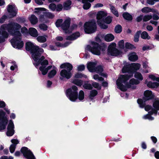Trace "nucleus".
Listing matches in <instances>:
<instances>
[{
	"mask_svg": "<svg viewBox=\"0 0 159 159\" xmlns=\"http://www.w3.org/2000/svg\"><path fill=\"white\" fill-rule=\"evenodd\" d=\"M21 27L20 25L13 22L1 26L0 29V43L4 42L5 39L8 38V34L5 31L7 30L10 34L14 36L13 38L10 41L13 47L18 49L21 48L24 45V43L21 40V34L19 30Z\"/></svg>",
	"mask_w": 159,
	"mask_h": 159,
	"instance_id": "nucleus-1",
	"label": "nucleus"
},
{
	"mask_svg": "<svg viewBox=\"0 0 159 159\" xmlns=\"http://www.w3.org/2000/svg\"><path fill=\"white\" fill-rule=\"evenodd\" d=\"M26 49L27 51H30L32 54V57L33 59L35 61L34 64L37 67L39 65L41 66L39 68V70L41 71L43 75H46L48 70L52 67V66H49L47 67L48 64V61L45 59L43 56H40L41 53L43 52V50L40 48L38 46L34 45L31 42H28L26 44Z\"/></svg>",
	"mask_w": 159,
	"mask_h": 159,
	"instance_id": "nucleus-2",
	"label": "nucleus"
},
{
	"mask_svg": "<svg viewBox=\"0 0 159 159\" xmlns=\"http://www.w3.org/2000/svg\"><path fill=\"white\" fill-rule=\"evenodd\" d=\"M140 65L138 63H133L127 64L124 66L122 69L123 73L128 72L130 74L120 75L116 81L118 88L123 91H126L129 86L127 83V81L133 75V73L138 70L140 68Z\"/></svg>",
	"mask_w": 159,
	"mask_h": 159,
	"instance_id": "nucleus-3",
	"label": "nucleus"
},
{
	"mask_svg": "<svg viewBox=\"0 0 159 159\" xmlns=\"http://www.w3.org/2000/svg\"><path fill=\"white\" fill-rule=\"evenodd\" d=\"M86 49L93 54L97 55H99L101 54V51L103 50V49L101 48L100 45L94 42H92L90 45L87 46Z\"/></svg>",
	"mask_w": 159,
	"mask_h": 159,
	"instance_id": "nucleus-4",
	"label": "nucleus"
},
{
	"mask_svg": "<svg viewBox=\"0 0 159 159\" xmlns=\"http://www.w3.org/2000/svg\"><path fill=\"white\" fill-rule=\"evenodd\" d=\"M84 31L85 33L90 34L94 32L97 28L96 24L94 20L85 23L84 25Z\"/></svg>",
	"mask_w": 159,
	"mask_h": 159,
	"instance_id": "nucleus-5",
	"label": "nucleus"
},
{
	"mask_svg": "<svg viewBox=\"0 0 159 159\" xmlns=\"http://www.w3.org/2000/svg\"><path fill=\"white\" fill-rule=\"evenodd\" d=\"M77 88L75 86H72L71 88L66 91V95L70 100L74 102L77 99L78 93L77 92Z\"/></svg>",
	"mask_w": 159,
	"mask_h": 159,
	"instance_id": "nucleus-6",
	"label": "nucleus"
},
{
	"mask_svg": "<svg viewBox=\"0 0 159 159\" xmlns=\"http://www.w3.org/2000/svg\"><path fill=\"white\" fill-rule=\"evenodd\" d=\"M96 63L90 62L88 63L87 67L89 71L91 72H96L100 74L103 70L102 67L101 66H96Z\"/></svg>",
	"mask_w": 159,
	"mask_h": 159,
	"instance_id": "nucleus-7",
	"label": "nucleus"
},
{
	"mask_svg": "<svg viewBox=\"0 0 159 159\" xmlns=\"http://www.w3.org/2000/svg\"><path fill=\"white\" fill-rule=\"evenodd\" d=\"M145 97L143 98V100L141 99H139L137 100L138 103L140 105V106L141 107H143L144 106V102L145 100H148L153 98L154 95L152 93L151 91L147 90L144 93Z\"/></svg>",
	"mask_w": 159,
	"mask_h": 159,
	"instance_id": "nucleus-8",
	"label": "nucleus"
},
{
	"mask_svg": "<svg viewBox=\"0 0 159 159\" xmlns=\"http://www.w3.org/2000/svg\"><path fill=\"white\" fill-rule=\"evenodd\" d=\"M8 121L7 116L2 110H0V130L5 129Z\"/></svg>",
	"mask_w": 159,
	"mask_h": 159,
	"instance_id": "nucleus-9",
	"label": "nucleus"
},
{
	"mask_svg": "<svg viewBox=\"0 0 159 159\" xmlns=\"http://www.w3.org/2000/svg\"><path fill=\"white\" fill-rule=\"evenodd\" d=\"M116 44L115 43H111L108 47V54L112 56H117L119 55L120 52L116 48Z\"/></svg>",
	"mask_w": 159,
	"mask_h": 159,
	"instance_id": "nucleus-10",
	"label": "nucleus"
},
{
	"mask_svg": "<svg viewBox=\"0 0 159 159\" xmlns=\"http://www.w3.org/2000/svg\"><path fill=\"white\" fill-rule=\"evenodd\" d=\"M21 151L24 156L27 159H35L33 153L27 148L23 147L21 149Z\"/></svg>",
	"mask_w": 159,
	"mask_h": 159,
	"instance_id": "nucleus-11",
	"label": "nucleus"
},
{
	"mask_svg": "<svg viewBox=\"0 0 159 159\" xmlns=\"http://www.w3.org/2000/svg\"><path fill=\"white\" fill-rule=\"evenodd\" d=\"M7 10L9 13V16L11 18L16 16L17 12V9L15 5H9L7 7Z\"/></svg>",
	"mask_w": 159,
	"mask_h": 159,
	"instance_id": "nucleus-12",
	"label": "nucleus"
},
{
	"mask_svg": "<svg viewBox=\"0 0 159 159\" xmlns=\"http://www.w3.org/2000/svg\"><path fill=\"white\" fill-rule=\"evenodd\" d=\"M49 8L52 11H60L62 10L63 6L61 4H59L56 5L53 3H51L49 5Z\"/></svg>",
	"mask_w": 159,
	"mask_h": 159,
	"instance_id": "nucleus-13",
	"label": "nucleus"
},
{
	"mask_svg": "<svg viewBox=\"0 0 159 159\" xmlns=\"http://www.w3.org/2000/svg\"><path fill=\"white\" fill-rule=\"evenodd\" d=\"M14 124L11 120H10L7 128V136H11L14 134Z\"/></svg>",
	"mask_w": 159,
	"mask_h": 159,
	"instance_id": "nucleus-14",
	"label": "nucleus"
},
{
	"mask_svg": "<svg viewBox=\"0 0 159 159\" xmlns=\"http://www.w3.org/2000/svg\"><path fill=\"white\" fill-rule=\"evenodd\" d=\"M61 76L60 79L62 80L64 78L67 79L70 78L72 74L69 71H67L66 69H64L62 70L60 73Z\"/></svg>",
	"mask_w": 159,
	"mask_h": 159,
	"instance_id": "nucleus-15",
	"label": "nucleus"
},
{
	"mask_svg": "<svg viewBox=\"0 0 159 159\" xmlns=\"http://www.w3.org/2000/svg\"><path fill=\"white\" fill-rule=\"evenodd\" d=\"M153 106L154 108L152 109V110L150 111L151 114H157V111L159 110V99H156L155 100L153 103Z\"/></svg>",
	"mask_w": 159,
	"mask_h": 159,
	"instance_id": "nucleus-16",
	"label": "nucleus"
},
{
	"mask_svg": "<svg viewBox=\"0 0 159 159\" xmlns=\"http://www.w3.org/2000/svg\"><path fill=\"white\" fill-rule=\"evenodd\" d=\"M70 22V18H66L61 25V28L65 31V33H68L67 30L69 28Z\"/></svg>",
	"mask_w": 159,
	"mask_h": 159,
	"instance_id": "nucleus-17",
	"label": "nucleus"
},
{
	"mask_svg": "<svg viewBox=\"0 0 159 159\" xmlns=\"http://www.w3.org/2000/svg\"><path fill=\"white\" fill-rule=\"evenodd\" d=\"M107 16V13L104 11H100L97 15V22L104 21V18Z\"/></svg>",
	"mask_w": 159,
	"mask_h": 159,
	"instance_id": "nucleus-18",
	"label": "nucleus"
},
{
	"mask_svg": "<svg viewBox=\"0 0 159 159\" xmlns=\"http://www.w3.org/2000/svg\"><path fill=\"white\" fill-rule=\"evenodd\" d=\"M12 144L10 147V150L11 153H13L15 150L16 144L19 143L18 140L16 139H12L11 141Z\"/></svg>",
	"mask_w": 159,
	"mask_h": 159,
	"instance_id": "nucleus-19",
	"label": "nucleus"
},
{
	"mask_svg": "<svg viewBox=\"0 0 159 159\" xmlns=\"http://www.w3.org/2000/svg\"><path fill=\"white\" fill-rule=\"evenodd\" d=\"M60 68L62 69L64 68L65 69H66L67 71H69L70 72L73 69V66L69 63H66L62 64L60 66Z\"/></svg>",
	"mask_w": 159,
	"mask_h": 159,
	"instance_id": "nucleus-20",
	"label": "nucleus"
},
{
	"mask_svg": "<svg viewBox=\"0 0 159 159\" xmlns=\"http://www.w3.org/2000/svg\"><path fill=\"white\" fill-rule=\"evenodd\" d=\"M141 11L143 12L146 13L152 12L153 13L158 14L157 11L153 9H151L148 7H145L143 8L142 9Z\"/></svg>",
	"mask_w": 159,
	"mask_h": 159,
	"instance_id": "nucleus-21",
	"label": "nucleus"
},
{
	"mask_svg": "<svg viewBox=\"0 0 159 159\" xmlns=\"http://www.w3.org/2000/svg\"><path fill=\"white\" fill-rule=\"evenodd\" d=\"M94 0H82V2L83 3H84L83 5V8L85 9H89L91 6V4L89 2H88V1L90 2H92L94 1Z\"/></svg>",
	"mask_w": 159,
	"mask_h": 159,
	"instance_id": "nucleus-22",
	"label": "nucleus"
},
{
	"mask_svg": "<svg viewBox=\"0 0 159 159\" xmlns=\"http://www.w3.org/2000/svg\"><path fill=\"white\" fill-rule=\"evenodd\" d=\"M29 19L32 24H36L38 22V18L34 15H31L29 17Z\"/></svg>",
	"mask_w": 159,
	"mask_h": 159,
	"instance_id": "nucleus-23",
	"label": "nucleus"
},
{
	"mask_svg": "<svg viewBox=\"0 0 159 159\" xmlns=\"http://www.w3.org/2000/svg\"><path fill=\"white\" fill-rule=\"evenodd\" d=\"M29 31L30 34L33 37H36L38 35L37 31L34 28H30Z\"/></svg>",
	"mask_w": 159,
	"mask_h": 159,
	"instance_id": "nucleus-24",
	"label": "nucleus"
},
{
	"mask_svg": "<svg viewBox=\"0 0 159 159\" xmlns=\"http://www.w3.org/2000/svg\"><path fill=\"white\" fill-rule=\"evenodd\" d=\"M138 59V57L135 52H133L129 55V59L131 61H134Z\"/></svg>",
	"mask_w": 159,
	"mask_h": 159,
	"instance_id": "nucleus-25",
	"label": "nucleus"
},
{
	"mask_svg": "<svg viewBox=\"0 0 159 159\" xmlns=\"http://www.w3.org/2000/svg\"><path fill=\"white\" fill-rule=\"evenodd\" d=\"M80 36V34L79 32H76L72 34V35L67 37V39L73 40L76 39Z\"/></svg>",
	"mask_w": 159,
	"mask_h": 159,
	"instance_id": "nucleus-26",
	"label": "nucleus"
},
{
	"mask_svg": "<svg viewBox=\"0 0 159 159\" xmlns=\"http://www.w3.org/2000/svg\"><path fill=\"white\" fill-rule=\"evenodd\" d=\"M147 86L152 88H157L159 86V83L157 82L152 83L151 82H149L147 84Z\"/></svg>",
	"mask_w": 159,
	"mask_h": 159,
	"instance_id": "nucleus-27",
	"label": "nucleus"
},
{
	"mask_svg": "<svg viewBox=\"0 0 159 159\" xmlns=\"http://www.w3.org/2000/svg\"><path fill=\"white\" fill-rule=\"evenodd\" d=\"M57 71V69L54 67V69L51 70L48 73V77L50 78H52L56 75Z\"/></svg>",
	"mask_w": 159,
	"mask_h": 159,
	"instance_id": "nucleus-28",
	"label": "nucleus"
},
{
	"mask_svg": "<svg viewBox=\"0 0 159 159\" xmlns=\"http://www.w3.org/2000/svg\"><path fill=\"white\" fill-rule=\"evenodd\" d=\"M114 39V36L111 34H107L105 35L104 39L107 42L112 41Z\"/></svg>",
	"mask_w": 159,
	"mask_h": 159,
	"instance_id": "nucleus-29",
	"label": "nucleus"
},
{
	"mask_svg": "<svg viewBox=\"0 0 159 159\" xmlns=\"http://www.w3.org/2000/svg\"><path fill=\"white\" fill-rule=\"evenodd\" d=\"M71 2L70 0H68L66 2L63 4V8L65 10H68L70 8V5Z\"/></svg>",
	"mask_w": 159,
	"mask_h": 159,
	"instance_id": "nucleus-30",
	"label": "nucleus"
},
{
	"mask_svg": "<svg viewBox=\"0 0 159 159\" xmlns=\"http://www.w3.org/2000/svg\"><path fill=\"white\" fill-rule=\"evenodd\" d=\"M141 34V37L143 39H150V37L146 31H143Z\"/></svg>",
	"mask_w": 159,
	"mask_h": 159,
	"instance_id": "nucleus-31",
	"label": "nucleus"
},
{
	"mask_svg": "<svg viewBox=\"0 0 159 159\" xmlns=\"http://www.w3.org/2000/svg\"><path fill=\"white\" fill-rule=\"evenodd\" d=\"M123 17L126 20H131L132 17L131 15L127 12H125L123 14Z\"/></svg>",
	"mask_w": 159,
	"mask_h": 159,
	"instance_id": "nucleus-32",
	"label": "nucleus"
},
{
	"mask_svg": "<svg viewBox=\"0 0 159 159\" xmlns=\"http://www.w3.org/2000/svg\"><path fill=\"white\" fill-rule=\"evenodd\" d=\"M110 9L112 13L116 17H118L119 14L117 11L116 10L115 7L113 6H110Z\"/></svg>",
	"mask_w": 159,
	"mask_h": 159,
	"instance_id": "nucleus-33",
	"label": "nucleus"
},
{
	"mask_svg": "<svg viewBox=\"0 0 159 159\" xmlns=\"http://www.w3.org/2000/svg\"><path fill=\"white\" fill-rule=\"evenodd\" d=\"M37 39L38 41L40 43H43L46 41V38L43 36H39L37 38Z\"/></svg>",
	"mask_w": 159,
	"mask_h": 159,
	"instance_id": "nucleus-34",
	"label": "nucleus"
},
{
	"mask_svg": "<svg viewBox=\"0 0 159 159\" xmlns=\"http://www.w3.org/2000/svg\"><path fill=\"white\" fill-rule=\"evenodd\" d=\"M84 88L86 89H92L93 87L92 85L88 83V82L85 83L83 85Z\"/></svg>",
	"mask_w": 159,
	"mask_h": 159,
	"instance_id": "nucleus-35",
	"label": "nucleus"
},
{
	"mask_svg": "<svg viewBox=\"0 0 159 159\" xmlns=\"http://www.w3.org/2000/svg\"><path fill=\"white\" fill-rule=\"evenodd\" d=\"M98 93L97 91L95 90H93L90 92L89 97L90 98L92 99L93 98L96 96Z\"/></svg>",
	"mask_w": 159,
	"mask_h": 159,
	"instance_id": "nucleus-36",
	"label": "nucleus"
},
{
	"mask_svg": "<svg viewBox=\"0 0 159 159\" xmlns=\"http://www.w3.org/2000/svg\"><path fill=\"white\" fill-rule=\"evenodd\" d=\"M141 31L139 30L137 31L136 33L134 38V41L135 42H138L139 41V35L141 34Z\"/></svg>",
	"mask_w": 159,
	"mask_h": 159,
	"instance_id": "nucleus-37",
	"label": "nucleus"
},
{
	"mask_svg": "<svg viewBox=\"0 0 159 159\" xmlns=\"http://www.w3.org/2000/svg\"><path fill=\"white\" fill-rule=\"evenodd\" d=\"M152 18V16L151 15H146L143 17V21H147L151 19Z\"/></svg>",
	"mask_w": 159,
	"mask_h": 159,
	"instance_id": "nucleus-38",
	"label": "nucleus"
},
{
	"mask_svg": "<svg viewBox=\"0 0 159 159\" xmlns=\"http://www.w3.org/2000/svg\"><path fill=\"white\" fill-rule=\"evenodd\" d=\"M104 22V21H100L98 23H97L101 28L104 29H106L107 28L108 26L107 25L103 23V22Z\"/></svg>",
	"mask_w": 159,
	"mask_h": 159,
	"instance_id": "nucleus-39",
	"label": "nucleus"
},
{
	"mask_svg": "<svg viewBox=\"0 0 159 159\" xmlns=\"http://www.w3.org/2000/svg\"><path fill=\"white\" fill-rule=\"evenodd\" d=\"M115 30L116 33H120L122 31V27L121 25H118L116 26Z\"/></svg>",
	"mask_w": 159,
	"mask_h": 159,
	"instance_id": "nucleus-40",
	"label": "nucleus"
},
{
	"mask_svg": "<svg viewBox=\"0 0 159 159\" xmlns=\"http://www.w3.org/2000/svg\"><path fill=\"white\" fill-rule=\"evenodd\" d=\"M73 83L79 86H81L83 84V82L82 80H74Z\"/></svg>",
	"mask_w": 159,
	"mask_h": 159,
	"instance_id": "nucleus-41",
	"label": "nucleus"
},
{
	"mask_svg": "<svg viewBox=\"0 0 159 159\" xmlns=\"http://www.w3.org/2000/svg\"><path fill=\"white\" fill-rule=\"evenodd\" d=\"M84 98V93L82 90H80L79 93L78 98L79 100L81 101Z\"/></svg>",
	"mask_w": 159,
	"mask_h": 159,
	"instance_id": "nucleus-42",
	"label": "nucleus"
},
{
	"mask_svg": "<svg viewBox=\"0 0 159 159\" xmlns=\"http://www.w3.org/2000/svg\"><path fill=\"white\" fill-rule=\"evenodd\" d=\"M134 77L135 78L138 79L140 80H142L143 79V77L141 73L139 72H136L134 74Z\"/></svg>",
	"mask_w": 159,
	"mask_h": 159,
	"instance_id": "nucleus-43",
	"label": "nucleus"
},
{
	"mask_svg": "<svg viewBox=\"0 0 159 159\" xmlns=\"http://www.w3.org/2000/svg\"><path fill=\"white\" fill-rule=\"evenodd\" d=\"M139 83V82L134 79H131L129 81V84H137Z\"/></svg>",
	"mask_w": 159,
	"mask_h": 159,
	"instance_id": "nucleus-44",
	"label": "nucleus"
},
{
	"mask_svg": "<svg viewBox=\"0 0 159 159\" xmlns=\"http://www.w3.org/2000/svg\"><path fill=\"white\" fill-rule=\"evenodd\" d=\"M93 79L95 80H98L99 81H102L103 80V79L101 77H99L98 75L96 74L93 75Z\"/></svg>",
	"mask_w": 159,
	"mask_h": 159,
	"instance_id": "nucleus-45",
	"label": "nucleus"
},
{
	"mask_svg": "<svg viewBox=\"0 0 159 159\" xmlns=\"http://www.w3.org/2000/svg\"><path fill=\"white\" fill-rule=\"evenodd\" d=\"M92 85L94 88L98 89H101V86L99 84L96 82H93L92 83Z\"/></svg>",
	"mask_w": 159,
	"mask_h": 159,
	"instance_id": "nucleus-46",
	"label": "nucleus"
},
{
	"mask_svg": "<svg viewBox=\"0 0 159 159\" xmlns=\"http://www.w3.org/2000/svg\"><path fill=\"white\" fill-rule=\"evenodd\" d=\"M62 21L63 20L62 19H59L57 20L55 23L56 26L57 27H61Z\"/></svg>",
	"mask_w": 159,
	"mask_h": 159,
	"instance_id": "nucleus-47",
	"label": "nucleus"
},
{
	"mask_svg": "<svg viewBox=\"0 0 159 159\" xmlns=\"http://www.w3.org/2000/svg\"><path fill=\"white\" fill-rule=\"evenodd\" d=\"M125 47L126 48L128 49H133L135 48V47L133 45L128 43H125Z\"/></svg>",
	"mask_w": 159,
	"mask_h": 159,
	"instance_id": "nucleus-48",
	"label": "nucleus"
},
{
	"mask_svg": "<svg viewBox=\"0 0 159 159\" xmlns=\"http://www.w3.org/2000/svg\"><path fill=\"white\" fill-rule=\"evenodd\" d=\"M143 118L145 119H148L150 120H152L154 119V118L149 114H147L144 116H143Z\"/></svg>",
	"mask_w": 159,
	"mask_h": 159,
	"instance_id": "nucleus-49",
	"label": "nucleus"
},
{
	"mask_svg": "<svg viewBox=\"0 0 159 159\" xmlns=\"http://www.w3.org/2000/svg\"><path fill=\"white\" fill-rule=\"evenodd\" d=\"M75 77L76 78H81L82 77L86 78L87 76L82 74L77 73L75 75Z\"/></svg>",
	"mask_w": 159,
	"mask_h": 159,
	"instance_id": "nucleus-50",
	"label": "nucleus"
},
{
	"mask_svg": "<svg viewBox=\"0 0 159 159\" xmlns=\"http://www.w3.org/2000/svg\"><path fill=\"white\" fill-rule=\"evenodd\" d=\"M112 21V18L110 16H108L105 19L104 22L107 24H109Z\"/></svg>",
	"mask_w": 159,
	"mask_h": 159,
	"instance_id": "nucleus-51",
	"label": "nucleus"
},
{
	"mask_svg": "<svg viewBox=\"0 0 159 159\" xmlns=\"http://www.w3.org/2000/svg\"><path fill=\"white\" fill-rule=\"evenodd\" d=\"M149 77L153 80H156L158 82H159V78L156 77L154 75H149Z\"/></svg>",
	"mask_w": 159,
	"mask_h": 159,
	"instance_id": "nucleus-52",
	"label": "nucleus"
},
{
	"mask_svg": "<svg viewBox=\"0 0 159 159\" xmlns=\"http://www.w3.org/2000/svg\"><path fill=\"white\" fill-rule=\"evenodd\" d=\"M39 27L41 29L43 30H47L48 27L47 26L44 24H40L39 25Z\"/></svg>",
	"mask_w": 159,
	"mask_h": 159,
	"instance_id": "nucleus-53",
	"label": "nucleus"
},
{
	"mask_svg": "<svg viewBox=\"0 0 159 159\" xmlns=\"http://www.w3.org/2000/svg\"><path fill=\"white\" fill-rule=\"evenodd\" d=\"M85 68V66L84 65H80L78 66L77 67V70L78 71H82L84 70Z\"/></svg>",
	"mask_w": 159,
	"mask_h": 159,
	"instance_id": "nucleus-54",
	"label": "nucleus"
},
{
	"mask_svg": "<svg viewBox=\"0 0 159 159\" xmlns=\"http://www.w3.org/2000/svg\"><path fill=\"white\" fill-rule=\"evenodd\" d=\"M152 109H153V108H152L151 106L148 105H147L145 107V110L147 111H149V113L151 115L152 114H151L150 113V111L152 110Z\"/></svg>",
	"mask_w": 159,
	"mask_h": 159,
	"instance_id": "nucleus-55",
	"label": "nucleus"
},
{
	"mask_svg": "<svg viewBox=\"0 0 159 159\" xmlns=\"http://www.w3.org/2000/svg\"><path fill=\"white\" fill-rule=\"evenodd\" d=\"M46 16L49 18H53L54 17V15L52 13L50 12H47L46 13Z\"/></svg>",
	"mask_w": 159,
	"mask_h": 159,
	"instance_id": "nucleus-56",
	"label": "nucleus"
},
{
	"mask_svg": "<svg viewBox=\"0 0 159 159\" xmlns=\"http://www.w3.org/2000/svg\"><path fill=\"white\" fill-rule=\"evenodd\" d=\"M118 45L120 48H124V41L123 40L120 41L118 43Z\"/></svg>",
	"mask_w": 159,
	"mask_h": 159,
	"instance_id": "nucleus-57",
	"label": "nucleus"
},
{
	"mask_svg": "<svg viewBox=\"0 0 159 159\" xmlns=\"http://www.w3.org/2000/svg\"><path fill=\"white\" fill-rule=\"evenodd\" d=\"M7 16H3L2 17L0 18V24L3 23L7 18Z\"/></svg>",
	"mask_w": 159,
	"mask_h": 159,
	"instance_id": "nucleus-58",
	"label": "nucleus"
},
{
	"mask_svg": "<svg viewBox=\"0 0 159 159\" xmlns=\"http://www.w3.org/2000/svg\"><path fill=\"white\" fill-rule=\"evenodd\" d=\"M28 30L25 27H23L21 29V32L22 33L25 34L27 32Z\"/></svg>",
	"mask_w": 159,
	"mask_h": 159,
	"instance_id": "nucleus-59",
	"label": "nucleus"
},
{
	"mask_svg": "<svg viewBox=\"0 0 159 159\" xmlns=\"http://www.w3.org/2000/svg\"><path fill=\"white\" fill-rule=\"evenodd\" d=\"M56 44L57 46L65 47L67 46L68 45V44L66 43L65 45H63V44H60L59 43H56Z\"/></svg>",
	"mask_w": 159,
	"mask_h": 159,
	"instance_id": "nucleus-60",
	"label": "nucleus"
},
{
	"mask_svg": "<svg viewBox=\"0 0 159 159\" xmlns=\"http://www.w3.org/2000/svg\"><path fill=\"white\" fill-rule=\"evenodd\" d=\"M45 0H35V2L37 4L39 5H42L43 3L42 1H44Z\"/></svg>",
	"mask_w": 159,
	"mask_h": 159,
	"instance_id": "nucleus-61",
	"label": "nucleus"
},
{
	"mask_svg": "<svg viewBox=\"0 0 159 159\" xmlns=\"http://www.w3.org/2000/svg\"><path fill=\"white\" fill-rule=\"evenodd\" d=\"M0 159H13V157L11 156H10L8 158L7 156H3Z\"/></svg>",
	"mask_w": 159,
	"mask_h": 159,
	"instance_id": "nucleus-62",
	"label": "nucleus"
},
{
	"mask_svg": "<svg viewBox=\"0 0 159 159\" xmlns=\"http://www.w3.org/2000/svg\"><path fill=\"white\" fill-rule=\"evenodd\" d=\"M143 15H140L139 16H138L136 19V20L138 22H140L142 20H143Z\"/></svg>",
	"mask_w": 159,
	"mask_h": 159,
	"instance_id": "nucleus-63",
	"label": "nucleus"
},
{
	"mask_svg": "<svg viewBox=\"0 0 159 159\" xmlns=\"http://www.w3.org/2000/svg\"><path fill=\"white\" fill-rule=\"evenodd\" d=\"M153 19L155 20H157L159 19V17L157 15L154 14L152 16Z\"/></svg>",
	"mask_w": 159,
	"mask_h": 159,
	"instance_id": "nucleus-64",
	"label": "nucleus"
}]
</instances>
